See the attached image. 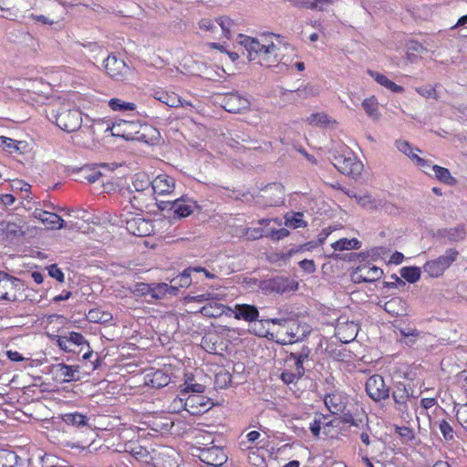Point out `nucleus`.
<instances>
[{
    "mask_svg": "<svg viewBox=\"0 0 467 467\" xmlns=\"http://www.w3.org/2000/svg\"><path fill=\"white\" fill-rule=\"evenodd\" d=\"M237 42L247 51V58L264 67H272L281 62L282 50L287 47L281 42L280 36L263 33L255 37L240 34Z\"/></svg>",
    "mask_w": 467,
    "mask_h": 467,
    "instance_id": "nucleus-1",
    "label": "nucleus"
},
{
    "mask_svg": "<svg viewBox=\"0 0 467 467\" xmlns=\"http://www.w3.org/2000/svg\"><path fill=\"white\" fill-rule=\"evenodd\" d=\"M129 205H126L119 215L110 218L112 224L125 226L127 231L135 236H148L153 232V225L150 220L140 217L139 214L133 215L130 211Z\"/></svg>",
    "mask_w": 467,
    "mask_h": 467,
    "instance_id": "nucleus-2",
    "label": "nucleus"
},
{
    "mask_svg": "<svg viewBox=\"0 0 467 467\" xmlns=\"http://www.w3.org/2000/svg\"><path fill=\"white\" fill-rule=\"evenodd\" d=\"M459 252L455 248H448L443 254L427 261L422 268L430 277H441L447 269L457 260Z\"/></svg>",
    "mask_w": 467,
    "mask_h": 467,
    "instance_id": "nucleus-3",
    "label": "nucleus"
},
{
    "mask_svg": "<svg viewBox=\"0 0 467 467\" xmlns=\"http://www.w3.org/2000/svg\"><path fill=\"white\" fill-rule=\"evenodd\" d=\"M309 356V349L304 348L298 353H290L286 358V365L291 368V370L285 369L281 374L282 380L286 383H292L299 379L305 373L304 362L307 360Z\"/></svg>",
    "mask_w": 467,
    "mask_h": 467,
    "instance_id": "nucleus-4",
    "label": "nucleus"
},
{
    "mask_svg": "<svg viewBox=\"0 0 467 467\" xmlns=\"http://www.w3.org/2000/svg\"><path fill=\"white\" fill-rule=\"evenodd\" d=\"M333 164L341 173L346 175H358L363 169V164L345 146L342 147L341 153L333 155Z\"/></svg>",
    "mask_w": 467,
    "mask_h": 467,
    "instance_id": "nucleus-5",
    "label": "nucleus"
},
{
    "mask_svg": "<svg viewBox=\"0 0 467 467\" xmlns=\"http://www.w3.org/2000/svg\"><path fill=\"white\" fill-rule=\"evenodd\" d=\"M57 125L67 132H74L81 127L82 116L78 109L61 108L59 110H51Z\"/></svg>",
    "mask_w": 467,
    "mask_h": 467,
    "instance_id": "nucleus-6",
    "label": "nucleus"
},
{
    "mask_svg": "<svg viewBox=\"0 0 467 467\" xmlns=\"http://www.w3.org/2000/svg\"><path fill=\"white\" fill-rule=\"evenodd\" d=\"M104 67L110 78L119 81L129 79L132 74L131 68L114 55L108 56L104 61Z\"/></svg>",
    "mask_w": 467,
    "mask_h": 467,
    "instance_id": "nucleus-7",
    "label": "nucleus"
},
{
    "mask_svg": "<svg viewBox=\"0 0 467 467\" xmlns=\"http://www.w3.org/2000/svg\"><path fill=\"white\" fill-rule=\"evenodd\" d=\"M22 287L20 279L0 271V299L15 302L18 299L17 291Z\"/></svg>",
    "mask_w": 467,
    "mask_h": 467,
    "instance_id": "nucleus-8",
    "label": "nucleus"
},
{
    "mask_svg": "<svg viewBox=\"0 0 467 467\" xmlns=\"http://www.w3.org/2000/svg\"><path fill=\"white\" fill-rule=\"evenodd\" d=\"M260 288L265 293L283 294L297 289V283L288 277L275 276L261 282Z\"/></svg>",
    "mask_w": 467,
    "mask_h": 467,
    "instance_id": "nucleus-9",
    "label": "nucleus"
},
{
    "mask_svg": "<svg viewBox=\"0 0 467 467\" xmlns=\"http://www.w3.org/2000/svg\"><path fill=\"white\" fill-rule=\"evenodd\" d=\"M366 391L375 401H380L389 397V387L386 386L383 377L378 374L368 379Z\"/></svg>",
    "mask_w": 467,
    "mask_h": 467,
    "instance_id": "nucleus-10",
    "label": "nucleus"
},
{
    "mask_svg": "<svg viewBox=\"0 0 467 467\" xmlns=\"http://www.w3.org/2000/svg\"><path fill=\"white\" fill-rule=\"evenodd\" d=\"M382 275V269L369 263H365L356 267L352 274V280L355 283H372L380 279Z\"/></svg>",
    "mask_w": 467,
    "mask_h": 467,
    "instance_id": "nucleus-11",
    "label": "nucleus"
},
{
    "mask_svg": "<svg viewBox=\"0 0 467 467\" xmlns=\"http://www.w3.org/2000/svg\"><path fill=\"white\" fill-rule=\"evenodd\" d=\"M199 459L212 467H221L227 462V454L218 446L202 448L198 455Z\"/></svg>",
    "mask_w": 467,
    "mask_h": 467,
    "instance_id": "nucleus-12",
    "label": "nucleus"
},
{
    "mask_svg": "<svg viewBox=\"0 0 467 467\" xmlns=\"http://www.w3.org/2000/svg\"><path fill=\"white\" fill-rule=\"evenodd\" d=\"M260 197L266 206H278L284 202L285 192L281 183H271L262 190Z\"/></svg>",
    "mask_w": 467,
    "mask_h": 467,
    "instance_id": "nucleus-13",
    "label": "nucleus"
},
{
    "mask_svg": "<svg viewBox=\"0 0 467 467\" xmlns=\"http://www.w3.org/2000/svg\"><path fill=\"white\" fill-rule=\"evenodd\" d=\"M223 109L231 113H240L250 107V101L237 93H228L223 99Z\"/></svg>",
    "mask_w": 467,
    "mask_h": 467,
    "instance_id": "nucleus-14",
    "label": "nucleus"
},
{
    "mask_svg": "<svg viewBox=\"0 0 467 467\" xmlns=\"http://www.w3.org/2000/svg\"><path fill=\"white\" fill-rule=\"evenodd\" d=\"M435 236L443 244L448 243H458L465 238L466 230L463 225H457L450 228H442L437 231Z\"/></svg>",
    "mask_w": 467,
    "mask_h": 467,
    "instance_id": "nucleus-15",
    "label": "nucleus"
},
{
    "mask_svg": "<svg viewBox=\"0 0 467 467\" xmlns=\"http://www.w3.org/2000/svg\"><path fill=\"white\" fill-rule=\"evenodd\" d=\"M212 402L209 399L201 395L189 396L184 402V410L192 415H198L207 411Z\"/></svg>",
    "mask_w": 467,
    "mask_h": 467,
    "instance_id": "nucleus-16",
    "label": "nucleus"
},
{
    "mask_svg": "<svg viewBox=\"0 0 467 467\" xmlns=\"http://www.w3.org/2000/svg\"><path fill=\"white\" fill-rule=\"evenodd\" d=\"M348 399L341 392H333L324 398V402L332 414H339L346 410Z\"/></svg>",
    "mask_w": 467,
    "mask_h": 467,
    "instance_id": "nucleus-17",
    "label": "nucleus"
},
{
    "mask_svg": "<svg viewBox=\"0 0 467 467\" xmlns=\"http://www.w3.org/2000/svg\"><path fill=\"white\" fill-rule=\"evenodd\" d=\"M175 179L167 175L160 174L152 180L151 190L160 195H168L173 192Z\"/></svg>",
    "mask_w": 467,
    "mask_h": 467,
    "instance_id": "nucleus-18",
    "label": "nucleus"
},
{
    "mask_svg": "<svg viewBox=\"0 0 467 467\" xmlns=\"http://www.w3.org/2000/svg\"><path fill=\"white\" fill-rule=\"evenodd\" d=\"M30 460L18 456L12 451H0V467H29Z\"/></svg>",
    "mask_w": 467,
    "mask_h": 467,
    "instance_id": "nucleus-19",
    "label": "nucleus"
},
{
    "mask_svg": "<svg viewBox=\"0 0 467 467\" xmlns=\"http://www.w3.org/2000/svg\"><path fill=\"white\" fill-rule=\"evenodd\" d=\"M33 215L49 229H61L64 226V220L54 213L36 209Z\"/></svg>",
    "mask_w": 467,
    "mask_h": 467,
    "instance_id": "nucleus-20",
    "label": "nucleus"
},
{
    "mask_svg": "<svg viewBox=\"0 0 467 467\" xmlns=\"http://www.w3.org/2000/svg\"><path fill=\"white\" fill-rule=\"evenodd\" d=\"M358 331V325L354 322L338 320L336 327V335L344 343L352 341L357 337Z\"/></svg>",
    "mask_w": 467,
    "mask_h": 467,
    "instance_id": "nucleus-21",
    "label": "nucleus"
},
{
    "mask_svg": "<svg viewBox=\"0 0 467 467\" xmlns=\"http://www.w3.org/2000/svg\"><path fill=\"white\" fill-rule=\"evenodd\" d=\"M234 313L236 319H244L247 322H252L257 319L259 312L254 306L242 304L235 305L234 308H228Z\"/></svg>",
    "mask_w": 467,
    "mask_h": 467,
    "instance_id": "nucleus-22",
    "label": "nucleus"
},
{
    "mask_svg": "<svg viewBox=\"0 0 467 467\" xmlns=\"http://www.w3.org/2000/svg\"><path fill=\"white\" fill-rule=\"evenodd\" d=\"M409 398L410 393L405 384L402 382L396 383L392 391V399L398 410L403 412L407 410Z\"/></svg>",
    "mask_w": 467,
    "mask_h": 467,
    "instance_id": "nucleus-23",
    "label": "nucleus"
},
{
    "mask_svg": "<svg viewBox=\"0 0 467 467\" xmlns=\"http://www.w3.org/2000/svg\"><path fill=\"white\" fill-rule=\"evenodd\" d=\"M56 377L63 382L77 380L76 374L78 373V366H69L64 363H58L53 367Z\"/></svg>",
    "mask_w": 467,
    "mask_h": 467,
    "instance_id": "nucleus-24",
    "label": "nucleus"
},
{
    "mask_svg": "<svg viewBox=\"0 0 467 467\" xmlns=\"http://www.w3.org/2000/svg\"><path fill=\"white\" fill-rule=\"evenodd\" d=\"M171 381V377L169 374L164 372L163 370H155L153 372H150L145 377V383L151 388L160 389L167 386Z\"/></svg>",
    "mask_w": 467,
    "mask_h": 467,
    "instance_id": "nucleus-25",
    "label": "nucleus"
},
{
    "mask_svg": "<svg viewBox=\"0 0 467 467\" xmlns=\"http://www.w3.org/2000/svg\"><path fill=\"white\" fill-rule=\"evenodd\" d=\"M407 308V302L399 296L392 297L384 304L385 311L394 317L405 316Z\"/></svg>",
    "mask_w": 467,
    "mask_h": 467,
    "instance_id": "nucleus-26",
    "label": "nucleus"
},
{
    "mask_svg": "<svg viewBox=\"0 0 467 467\" xmlns=\"http://www.w3.org/2000/svg\"><path fill=\"white\" fill-rule=\"evenodd\" d=\"M61 420L65 424L75 428L89 427V418L78 411L64 413Z\"/></svg>",
    "mask_w": 467,
    "mask_h": 467,
    "instance_id": "nucleus-27",
    "label": "nucleus"
},
{
    "mask_svg": "<svg viewBox=\"0 0 467 467\" xmlns=\"http://www.w3.org/2000/svg\"><path fill=\"white\" fill-rule=\"evenodd\" d=\"M306 330L300 324L297 322H292L289 327L286 328L285 335L288 337V339L285 337L278 338L277 343L282 345L292 344L294 342L299 341L305 336Z\"/></svg>",
    "mask_w": 467,
    "mask_h": 467,
    "instance_id": "nucleus-28",
    "label": "nucleus"
},
{
    "mask_svg": "<svg viewBox=\"0 0 467 467\" xmlns=\"http://www.w3.org/2000/svg\"><path fill=\"white\" fill-rule=\"evenodd\" d=\"M306 121L311 126L317 127H334L337 125V121L325 112L313 113L306 118Z\"/></svg>",
    "mask_w": 467,
    "mask_h": 467,
    "instance_id": "nucleus-29",
    "label": "nucleus"
},
{
    "mask_svg": "<svg viewBox=\"0 0 467 467\" xmlns=\"http://www.w3.org/2000/svg\"><path fill=\"white\" fill-rule=\"evenodd\" d=\"M154 98L157 100L171 108H178L183 105L181 98L175 93H169L164 90H158L155 91Z\"/></svg>",
    "mask_w": 467,
    "mask_h": 467,
    "instance_id": "nucleus-30",
    "label": "nucleus"
},
{
    "mask_svg": "<svg viewBox=\"0 0 467 467\" xmlns=\"http://www.w3.org/2000/svg\"><path fill=\"white\" fill-rule=\"evenodd\" d=\"M170 205V209L179 217H186L193 211V203L184 199H177Z\"/></svg>",
    "mask_w": 467,
    "mask_h": 467,
    "instance_id": "nucleus-31",
    "label": "nucleus"
},
{
    "mask_svg": "<svg viewBox=\"0 0 467 467\" xmlns=\"http://www.w3.org/2000/svg\"><path fill=\"white\" fill-rule=\"evenodd\" d=\"M348 195L351 198H355L357 202L365 209L374 210L382 205L380 200L375 199L369 194L357 195L353 192H348Z\"/></svg>",
    "mask_w": 467,
    "mask_h": 467,
    "instance_id": "nucleus-32",
    "label": "nucleus"
},
{
    "mask_svg": "<svg viewBox=\"0 0 467 467\" xmlns=\"http://www.w3.org/2000/svg\"><path fill=\"white\" fill-rule=\"evenodd\" d=\"M86 319L91 323L107 324L112 320V315L97 307L90 309L86 314Z\"/></svg>",
    "mask_w": 467,
    "mask_h": 467,
    "instance_id": "nucleus-33",
    "label": "nucleus"
},
{
    "mask_svg": "<svg viewBox=\"0 0 467 467\" xmlns=\"http://www.w3.org/2000/svg\"><path fill=\"white\" fill-rule=\"evenodd\" d=\"M361 105L366 114L369 118H371L373 120H378L379 119L380 113L379 109V102L376 97L371 96L368 99H365Z\"/></svg>",
    "mask_w": 467,
    "mask_h": 467,
    "instance_id": "nucleus-34",
    "label": "nucleus"
},
{
    "mask_svg": "<svg viewBox=\"0 0 467 467\" xmlns=\"http://www.w3.org/2000/svg\"><path fill=\"white\" fill-rule=\"evenodd\" d=\"M303 217L304 214L299 212L287 213L285 215V225L293 229L306 227L307 223Z\"/></svg>",
    "mask_w": 467,
    "mask_h": 467,
    "instance_id": "nucleus-35",
    "label": "nucleus"
},
{
    "mask_svg": "<svg viewBox=\"0 0 467 467\" xmlns=\"http://www.w3.org/2000/svg\"><path fill=\"white\" fill-rule=\"evenodd\" d=\"M431 171L433 172V175L437 180L445 184L454 185L456 183L455 178L451 176L450 171L446 168L438 165H433L431 167Z\"/></svg>",
    "mask_w": 467,
    "mask_h": 467,
    "instance_id": "nucleus-36",
    "label": "nucleus"
},
{
    "mask_svg": "<svg viewBox=\"0 0 467 467\" xmlns=\"http://www.w3.org/2000/svg\"><path fill=\"white\" fill-rule=\"evenodd\" d=\"M152 181L145 173H136L132 179V187L136 192H144L151 188Z\"/></svg>",
    "mask_w": 467,
    "mask_h": 467,
    "instance_id": "nucleus-37",
    "label": "nucleus"
},
{
    "mask_svg": "<svg viewBox=\"0 0 467 467\" xmlns=\"http://www.w3.org/2000/svg\"><path fill=\"white\" fill-rule=\"evenodd\" d=\"M361 246V242L357 238L347 239L342 238L338 241L332 244V247L336 251H344V250H351V249H359Z\"/></svg>",
    "mask_w": 467,
    "mask_h": 467,
    "instance_id": "nucleus-38",
    "label": "nucleus"
},
{
    "mask_svg": "<svg viewBox=\"0 0 467 467\" xmlns=\"http://www.w3.org/2000/svg\"><path fill=\"white\" fill-rule=\"evenodd\" d=\"M109 107L114 111H133L136 109V104L132 102H127L118 98L110 99L108 102Z\"/></svg>",
    "mask_w": 467,
    "mask_h": 467,
    "instance_id": "nucleus-39",
    "label": "nucleus"
},
{
    "mask_svg": "<svg viewBox=\"0 0 467 467\" xmlns=\"http://www.w3.org/2000/svg\"><path fill=\"white\" fill-rule=\"evenodd\" d=\"M167 295V284L158 283L151 284L150 298H146V302L149 304L154 303L156 300L162 299Z\"/></svg>",
    "mask_w": 467,
    "mask_h": 467,
    "instance_id": "nucleus-40",
    "label": "nucleus"
},
{
    "mask_svg": "<svg viewBox=\"0 0 467 467\" xmlns=\"http://www.w3.org/2000/svg\"><path fill=\"white\" fill-rule=\"evenodd\" d=\"M420 268L417 266H405L400 269V276L409 283H415L420 278Z\"/></svg>",
    "mask_w": 467,
    "mask_h": 467,
    "instance_id": "nucleus-41",
    "label": "nucleus"
},
{
    "mask_svg": "<svg viewBox=\"0 0 467 467\" xmlns=\"http://www.w3.org/2000/svg\"><path fill=\"white\" fill-rule=\"evenodd\" d=\"M136 127L134 122L122 120L117 124H114L111 128L112 134L121 136L127 140L131 138V133L128 132V128Z\"/></svg>",
    "mask_w": 467,
    "mask_h": 467,
    "instance_id": "nucleus-42",
    "label": "nucleus"
},
{
    "mask_svg": "<svg viewBox=\"0 0 467 467\" xmlns=\"http://www.w3.org/2000/svg\"><path fill=\"white\" fill-rule=\"evenodd\" d=\"M333 0H298L296 4L307 9L324 10L326 5H332Z\"/></svg>",
    "mask_w": 467,
    "mask_h": 467,
    "instance_id": "nucleus-43",
    "label": "nucleus"
},
{
    "mask_svg": "<svg viewBox=\"0 0 467 467\" xmlns=\"http://www.w3.org/2000/svg\"><path fill=\"white\" fill-rule=\"evenodd\" d=\"M0 229L8 236V237H16L20 236L23 234L22 228L19 224L16 223H0Z\"/></svg>",
    "mask_w": 467,
    "mask_h": 467,
    "instance_id": "nucleus-44",
    "label": "nucleus"
},
{
    "mask_svg": "<svg viewBox=\"0 0 467 467\" xmlns=\"http://www.w3.org/2000/svg\"><path fill=\"white\" fill-rule=\"evenodd\" d=\"M192 272H194L192 267H189V268L183 270V272L180 275L176 276L175 278H173L171 280V283L178 285L180 287L190 286L192 284V278H191Z\"/></svg>",
    "mask_w": 467,
    "mask_h": 467,
    "instance_id": "nucleus-45",
    "label": "nucleus"
},
{
    "mask_svg": "<svg viewBox=\"0 0 467 467\" xmlns=\"http://www.w3.org/2000/svg\"><path fill=\"white\" fill-rule=\"evenodd\" d=\"M224 312V306L220 304L207 305L202 307L201 313L209 317H215L223 315Z\"/></svg>",
    "mask_w": 467,
    "mask_h": 467,
    "instance_id": "nucleus-46",
    "label": "nucleus"
},
{
    "mask_svg": "<svg viewBox=\"0 0 467 467\" xmlns=\"http://www.w3.org/2000/svg\"><path fill=\"white\" fill-rule=\"evenodd\" d=\"M339 414L341 421L344 423H349L350 425L355 427H368V424L364 422L362 420L354 419L353 415L348 409H346V410H344L343 412H339Z\"/></svg>",
    "mask_w": 467,
    "mask_h": 467,
    "instance_id": "nucleus-47",
    "label": "nucleus"
},
{
    "mask_svg": "<svg viewBox=\"0 0 467 467\" xmlns=\"http://www.w3.org/2000/svg\"><path fill=\"white\" fill-rule=\"evenodd\" d=\"M151 284L138 283L131 289V293L136 296H144L150 298Z\"/></svg>",
    "mask_w": 467,
    "mask_h": 467,
    "instance_id": "nucleus-48",
    "label": "nucleus"
},
{
    "mask_svg": "<svg viewBox=\"0 0 467 467\" xmlns=\"http://www.w3.org/2000/svg\"><path fill=\"white\" fill-rule=\"evenodd\" d=\"M397 149L408 156L412 161V156H417L418 154L415 151H420L419 149H413L410 144L407 140H397L396 141Z\"/></svg>",
    "mask_w": 467,
    "mask_h": 467,
    "instance_id": "nucleus-49",
    "label": "nucleus"
},
{
    "mask_svg": "<svg viewBox=\"0 0 467 467\" xmlns=\"http://www.w3.org/2000/svg\"><path fill=\"white\" fill-rule=\"evenodd\" d=\"M454 410L458 422L467 430V404H456Z\"/></svg>",
    "mask_w": 467,
    "mask_h": 467,
    "instance_id": "nucleus-50",
    "label": "nucleus"
},
{
    "mask_svg": "<svg viewBox=\"0 0 467 467\" xmlns=\"http://www.w3.org/2000/svg\"><path fill=\"white\" fill-rule=\"evenodd\" d=\"M216 23L221 26L224 36L230 38L231 30L234 25V21L228 16H220L216 19Z\"/></svg>",
    "mask_w": 467,
    "mask_h": 467,
    "instance_id": "nucleus-51",
    "label": "nucleus"
},
{
    "mask_svg": "<svg viewBox=\"0 0 467 467\" xmlns=\"http://www.w3.org/2000/svg\"><path fill=\"white\" fill-rule=\"evenodd\" d=\"M18 144H20V142L17 140L8 137L0 136V147L5 150L9 152L16 151L19 150Z\"/></svg>",
    "mask_w": 467,
    "mask_h": 467,
    "instance_id": "nucleus-52",
    "label": "nucleus"
},
{
    "mask_svg": "<svg viewBox=\"0 0 467 467\" xmlns=\"http://www.w3.org/2000/svg\"><path fill=\"white\" fill-rule=\"evenodd\" d=\"M325 420L326 417L322 414H318L315 417L313 422L310 423L309 429L314 436L318 437L321 426L325 424Z\"/></svg>",
    "mask_w": 467,
    "mask_h": 467,
    "instance_id": "nucleus-53",
    "label": "nucleus"
},
{
    "mask_svg": "<svg viewBox=\"0 0 467 467\" xmlns=\"http://www.w3.org/2000/svg\"><path fill=\"white\" fill-rule=\"evenodd\" d=\"M414 161L426 174L431 175V171L433 164L429 160L420 158L419 155L412 156Z\"/></svg>",
    "mask_w": 467,
    "mask_h": 467,
    "instance_id": "nucleus-54",
    "label": "nucleus"
},
{
    "mask_svg": "<svg viewBox=\"0 0 467 467\" xmlns=\"http://www.w3.org/2000/svg\"><path fill=\"white\" fill-rule=\"evenodd\" d=\"M199 28L203 32L214 33L217 29L214 22L208 17L202 18L198 22Z\"/></svg>",
    "mask_w": 467,
    "mask_h": 467,
    "instance_id": "nucleus-55",
    "label": "nucleus"
},
{
    "mask_svg": "<svg viewBox=\"0 0 467 467\" xmlns=\"http://www.w3.org/2000/svg\"><path fill=\"white\" fill-rule=\"evenodd\" d=\"M183 391L192 393H202L204 391V386L199 383H192V379L185 380Z\"/></svg>",
    "mask_w": 467,
    "mask_h": 467,
    "instance_id": "nucleus-56",
    "label": "nucleus"
},
{
    "mask_svg": "<svg viewBox=\"0 0 467 467\" xmlns=\"http://www.w3.org/2000/svg\"><path fill=\"white\" fill-rule=\"evenodd\" d=\"M68 340L70 342L71 347L74 346H83L86 345L88 347V343L84 337V336L78 332H70L67 336Z\"/></svg>",
    "mask_w": 467,
    "mask_h": 467,
    "instance_id": "nucleus-57",
    "label": "nucleus"
},
{
    "mask_svg": "<svg viewBox=\"0 0 467 467\" xmlns=\"http://www.w3.org/2000/svg\"><path fill=\"white\" fill-rule=\"evenodd\" d=\"M83 177L89 182L94 183L102 176L101 172L96 170H82Z\"/></svg>",
    "mask_w": 467,
    "mask_h": 467,
    "instance_id": "nucleus-58",
    "label": "nucleus"
},
{
    "mask_svg": "<svg viewBox=\"0 0 467 467\" xmlns=\"http://www.w3.org/2000/svg\"><path fill=\"white\" fill-rule=\"evenodd\" d=\"M439 429L445 440H451L453 438V430L446 420H442L440 423Z\"/></svg>",
    "mask_w": 467,
    "mask_h": 467,
    "instance_id": "nucleus-59",
    "label": "nucleus"
},
{
    "mask_svg": "<svg viewBox=\"0 0 467 467\" xmlns=\"http://www.w3.org/2000/svg\"><path fill=\"white\" fill-rule=\"evenodd\" d=\"M244 234L249 240H256L264 236V229L247 228Z\"/></svg>",
    "mask_w": 467,
    "mask_h": 467,
    "instance_id": "nucleus-60",
    "label": "nucleus"
},
{
    "mask_svg": "<svg viewBox=\"0 0 467 467\" xmlns=\"http://www.w3.org/2000/svg\"><path fill=\"white\" fill-rule=\"evenodd\" d=\"M368 73L381 86L387 88L390 79H389L385 75L380 74L379 72H375L372 70H368Z\"/></svg>",
    "mask_w": 467,
    "mask_h": 467,
    "instance_id": "nucleus-61",
    "label": "nucleus"
},
{
    "mask_svg": "<svg viewBox=\"0 0 467 467\" xmlns=\"http://www.w3.org/2000/svg\"><path fill=\"white\" fill-rule=\"evenodd\" d=\"M57 345L64 351L66 352H71V351H74L71 348V345H70V342L68 340V337L67 336V337H62V336H57Z\"/></svg>",
    "mask_w": 467,
    "mask_h": 467,
    "instance_id": "nucleus-62",
    "label": "nucleus"
},
{
    "mask_svg": "<svg viewBox=\"0 0 467 467\" xmlns=\"http://www.w3.org/2000/svg\"><path fill=\"white\" fill-rule=\"evenodd\" d=\"M299 266L307 274L316 272V265L313 260L304 259L299 262Z\"/></svg>",
    "mask_w": 467,
    "mask_h": 467,
    "instance_id": "nucleus-63",
    "label": "nucleus"
},
{
    "mask_svg": "<svg viewBox=\"0 0 467 467\" xmlns=\"http://www.w3.org/2000/svg\"><path fill=\"white\" fill-rule=\"evenodd\" d=\"M456 384L467 394V375L464 371L455 377Z\"/></svg>",
    "mask_w": 467,
    "mask_h": 467,
    "instance_id": "nucleus-64",
    "label": "nucleus"
}]
</instances>
